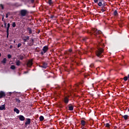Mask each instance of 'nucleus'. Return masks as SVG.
I'll use <instances>...</instances> for the list:
<instances>
[{"label":"nucleus","mask_w":129,"mask_h":129,"mask_svg":"<svg viewBox=\"0 0 129 129\" xmlns=\"http://www.w3.org/2000/svg\"><path fill=\"white\" fill-rule=\"evenodd\" d=\"M16 65L17 66H20V63H21V61H20V60H18V61H16Z\"/></svg>","instance_id":"obj_30"},{"label":"nucleus","mask_w":129,"mask_h":129,"mask_svg":"<svg viewBox=\"0 0 129 129\" xmlns=\"http://www.w3.org/2000/svg\"><path fill=\"white\" fill-rule=\"evenodd\" d=\"M24 57H25V54H23V55H20L19 56V58L20 60H23L24 59Z\"/></svg>","instance_id":"obj_23"},{"label":"nucleus","mask_w":129,"mask_h":129,"mask_svg":"<svg viewBox=\"0 0 129 129\" xmlns=\"http://www.w3.org/2000/svg\"><path fill=\"white\" fill-rule=\"evenodd\" d=\"M27 73H29L28 71H25V72H24V74H27Z\"/></svg>","instance_id":"obj_43"},{"label":"nucleus","mask_w":129,"mask_h":129,"mask_svg":"<svg viewBox=\"0 0 129 129\" xmlns=\"http://www.w3.org/2000/svg\"><path fill=\"white\" fill-rule=\"evenodd\" d=\"M33 65V59H29L28 62H27L28 67H32Z\"/></svg>","instance_id":"obj_6"},{"label":"nucleus","mask_w":129,"mask_h":129,"mask_svg":"<svg viewBox=\"0 0 129 129\" xmlns=\"http://www.w3.org/2000/svg\"><path fill=\"white\" fill-rule=\"evenodd\" d=\"M95 62H101V61L100 60H97V59H96V60H95Z\"/></svg>","instance_id":"obj_45"},{"label":"nucleus","mask_w":129,"mask_h":129,"mask_svg":"<svg viewBox=\"0 0 129 129\" xmlns=\"http://www.w3.org/2000/svg\"><path fill=\"white\" fill-rule=\"evenodd\" d=\"M15 100H16V102H17L18 103H21V99H20V98H16Z\"/></svg>","instance_id":"obj_26"},{"label":"nucleus","mask_w":129,"mask_h":129,"mask_svg":"<svg viewBox=\"0 0 129 129\" xmlns=\"http://www.w3.org/2000/svg\"><path fill=\"white\" fill-rule=\"evenodd\" d=\"M26 121L25 123V126L27 127L28 124H31V118H26Z\"/></svg>","instance_id":"obj_5"},{"label":"nucleus","mask_w":129,"mask_h":129,"mask_svg":"<svg viewBox=\"0 0 129 129\" xmlns=\"http://www.w3.org/2000/svg\"><path fill=\"white\" fill-rule=\"evenodd\" d=\"M78 86H79L78 84H76V88H78Z\"/></svg>","instance_id":"obj_47"},{"label":"nucleus","mask_w":129,"mask_h":129,"mask_svg":"<svg viewBox=\"0 0 129 129\" xmlns=\"http://www.w3.org/2000/svg\"><path fill=\"white\" fill-rule=\"evenodd\" d=\"M71 53H72V49H70L69 51L66 52V54H67V55H71Z\"/></svg>","instance_id":"obj_18"},{"label":"nucleus","mask_w":129,"mask_h":129,"mask_svg":"<svg viewBox=\"0 0 129 129\" xmlns=\"http://www.w3.org/2000/svg\"><path fill=\"white\" fill-rule=\"evenodd\" d=\"M51 18V19H53V18H54V16L52 15Z\"/></svg>","instance_id":"obj_50"},{"label":"nucleus","mask_w":129,"mask_h":129,"mask_svg":"<svg viewBox=\"0 0 129 129\" xmlns=\"http://www.w3.org/2000/svg\"><path fill=\"white\" fill-rule=\"evenodd\" d=\"M46 4H48L49 6H52L54 5V2L52 0H46Z\"/></svg>","instance_id":"obj_8"},{"label":"nucleus","mask_w":129,"mask_h":129,"mask_svg":"<svg viewBox=\"0 0 129 129\" xmlns=\"http://www.w3.org/2000/svg\"><path fill=\"white\" fill-rule=\"evenodd\" d=\"M12 27L13 28H15L16 27V22H13V24H12Z\"/></svg>","instance_id":"obj_34"},{"label":"nucleus","mask_w":129,"mask_h":129,"mask_svg":"<svg viewBox=\"0 0 129 129\" xmlns=\"http://www.w3.org/2000/svg\"><path fill=\"white\" fill-rule=\"evenodd\" d=\"M82 40H83V42H86V41L87 40H88V37H85L82 38Z\"/></svg>","instance_id":"obj_28"},{"label":"nucleus","mask_w":129,"mask_h":129,"mask_svg":"<svg viewBox=\"0 0 129 129\" xmlns=\"http://www.w3.org/2000/svg\"><path fill=\"white\" fill-rule=\"evenodd\" d=\"M23 40L24 42H28V41H29V40H30V36H25L23 37Z\"/></svg>","instance_id":"obj_9"},{"label":"nucleus","mask_w":129,"mask_h":129,"mask_svg":"<svg viewBox=\"0 0 129 129\" xmlns=\"http://www.w3.org/2000/svg\"><path fill=\"white\" fill-rule=\"evenodd\" d=\"M11 69H12V70H15V69H16V66L14 65L11 66Z\"/></svg>","instance_id":"obj_31"},{"label":"nucleus","mask_w":129,"mask_h":129,"mask_svg":"<svg viewBox=\"0 0 129 129\" xmlns=\"http://www.w3.org/2000/svg\"><path fill=\"white\" fill-rule=\"evenodd\" d=\"M2 21H3V22H5V20H4V16H3Z\"/></svg>","instance_id":"obj_48"},{"label":"nucleus","mask_w":129,"mask_h":129,"mask_svg":"<svg viewBox=\"0 0 129 129\" xmlns=\"http://www.w3.org/2000/svg\"><path fill=\"white\" fill-rule=\"evenodd\" d=\"M103 52V49L101 48H98L96 51V55L97 56V57H99V58H101L102 57V55H101V54Z\"/></svg>","instance_id":"obj_3"},{"label":"nucleus","mask_w":129,"mask_h":129,"mask_svg":"<svg viewBox=\"0 0 129 129\" xmlns=\"http://www.w3.org/2000/svg\"><path fill=\"white\" fill-rule=\"evenodd\" d=\"M113 15L115 17H117L118 16V13H117V10H115L113 13Z\"/></svg>","instance_id":"obj_21"},{"label":"nucleus","mask_w":129,"mask_h":129,"mask_svg":"<svg viewBox=\"0 0 129 129\" xmlns=\"http://www.w3.org/2000/svg\"><path fill=\"white\" fill-rule=\"evenodd\" d=\"M127 77V78H129V74L128 75Z\"/></svg>","instance_id":"obj_51"},{"label":"nucleus","mask_w":129,"mask_h":129,"mask_svg":"<svg viewBox=\"0 0 129 129\" xmlns=\"http://www.w3.org/2000/svg\"><path fill=\"white\" fill-rule=\"evenodd\" d=\"M104 3V0H99V2L97 4H98V6L99 7H102L103 6V4L102 3Z\"/></svg>","instance_id":"obj_12"},{"label":"nucleus","mask_w":129,"mask_h":129,"mask_svg":"<svg viewBox=\"0 0 129 129\" xmlns=\"http://www.w3.org/2000/svg\"><path fill=\"white\" fill-rule=\"evenodd\" d=\"M10 94H12V93L10 92Z\"/></svg>","instance_id":"obj_55"},{"label":"nucleus","mask_w":129,"mask_h":129,"mask_svg":"<svg viewBox=\"0 0 129 129\" xmlns=\"http://www.w3.org/2000/svg\"><path fill=\"white\" fill-rule=\"evenodd\" d=\"M19 13L21 17H26L29 15V11L26 9H23L20 10Z\"/></svg>","instance_id":"obj_2"},{"label":"nucleus","mask_w":129,"mask_h":129,"mask_svg":"<svg viewBox=\"0 0 129 129\" xmlns=\"http://www.w3.org/2000/svg\"><path fill=\"white\" fill-rule=\"evenodd\" d=\"M28 2H31V4H34L35 3V0H28Z\"/></svg>","instance_id":"obj_35"},{"label":"nucleus","mask_w":129,"mask_h":129,"mask_svg":"<svg viewBox=\"0 0 129 129\" xmlns=\"http://www.w3.org/2000/svg\"><path fill=\"white\" fill-rule=\"evenodd\" d=\"M21 46H22V43H19L18 44L17 47H18V48H20Z\"/></svg>","instance_id":"obj_37"},{"label":"nucleus","mask_w":129,"mask_h":129,"mask_svg":"<svg viewBox=\"0 0 129 129\" xmlns=\"http://www.w3.org/2000/svg\"><path fill=\"white\" fill-rule=\"evenodd\" d=\"M95 4H98V0H94Z\"/></svg>","instance_id":"obj_40"},{"label":"nucleus","mask_w":129,"mask_h":129,"mask_svg":"<svg viewBox=\"0 0 129 129\" xmlns=\"http://www.w3.org/2000/svg\"><path fill=\"white\" fill-rule=\"evenodd\" d=\"M0 7L2 8V10H4L5 9V7L4 6V5L3 4H0Z\"/></svg>","instance_id":"obj_33"},{"label":"nucleus","mask_w":129,"mask_h":129,"mask_svg":"<svg viewBox=\"0 0 129 129\" xmlns=\"http://www.w3.org/2000/svg\"><path fill=\"white\" fill-rule=\"evenodd\" d=\"M120 27H122V25H120Z\"/></svg>","instance_id":"obj_54"},{"label":"nucleus","mask_w":129,"mask_h":129,"mask_svg":"<svg viewBox=\"0 0 129 129\" xmlns=\"http://www.w3.org/2000/svg\"><path fill=\"white\" fill-rule=\"evenodd\" d=\"M122 117L124 118L125 120H127V119H128L129 116L127 115H122Z\"/></svg>","instance_id":"obj_20"},{"label":"nucleus","mask_w":129,"mask_h":129,"mask_svg":"<svg viewBox=\"0 0 129 129\" xmlns=\"http://www.w3.org/2000/svg\"><path fill=\"white\" fill-rule=\"evenodd\" d=\"M6 97V92L1 91H0V98Z\"/></svg>","instance_id":"obj_10"},{"label":"nucleus","mask_w":129,"mask_h":129,"mask_svg":"<svg viewBox=\"0 0 129 129\" xmlns=\"http://www.w3.org/2000/svg\"><path fill=\"white\" fill-rule=\"evenodd\" d=\"M0 110H6V105L4 104L0 106Z\"/></svg>","instance_id":"obj_17"},{"label":"nucleus","mask_w":129,"mask_h":129,"mask_svg":"<svg viewBox=\"0 0 129 129\" xmlns=\"http://www.w3.org/2000/svg\"><path fill=\"white\" fill-rule=\"evenodd\" d=\"M8 16H11V13L10 12H8L7 14Z\"/></svg>","instance_id":"obj_44"},{"label":"nucleus","mask_w":129,"mask_h":129,"mask_svg":"<svg viewBox=\"0 0 129 129\" xmlns=\"http://www.w3.org/2000/svg\"><path fill=\"white\" fill-rule=\"evenodd\" d=\"M6 18H9V15H8V14H6Z\"/></svg>","instance_id":"obj_49"},{"label":"nucleus","mask_w":129,"mask_h":129,"mask_svg":"<svg viewBox=\"0 0 129 129\" xmlns=\"http://www.w3.org/2000/svg\"><path fill=\"white\" fill-rule=\"evenodd\" d=\"M27 31H28L29 34L30 35H31V34H32V28H31L28 27L27 29Z\"/></svg>","instance_id":"obj_19"},{"label":"nucleus","mask_w":129,"mask_h":129,"mask_svg":"<svg viewBox=\"0 0 129 129\" xmlns=\"http://www.w3.org/2000/svg\"><path fill=\"white\" fill-rule=\"evenodd\" d=\"M10 49H13V45H10Z\"/></svg>","instance_id":"obj_46"},{"label":"nucleus","mask_w":129,"mask_h":129,"mask_svg":"<svg viewBox=\"0 0 129 129\" xmlns=\"http://www.w3.org/2000/svg\"><path fill=\"white\" fill-rule=\"evenodd\" d=\"M14 110L15 112H16V113H17V114L20 113V110H19L17 108H15Z\"/></svg>","instance_id":"obj_24"},{"label":"nucleus","mask_w":129,"mask_h":129,"mask_svg":"<svg viewBox=\"0 0 129 129\" xmlns=\"http://www.w3.org/2000/svg\"><path fill=\"white\" fill-rule=\"evenodd\" d=\"M81 122L82 125H83V126H84V125H85V123H86V122H85L84 120H82Z\"/></svg>","instance_id":"obj_27"},{"label":"nucleus","mask_w":129,"mask_h":129,"mask_svg":"<svg viewBox=\"0 0 129 129\" xmlns=\"http://www.w3.org/2000/svg\"><path fill=\"white\" fill-rule=\"evenodd\" d=\"M30 43L28 44V45L30 47H32V46H33L34 45V38H31V40H30Z\"/></svg>","instance_id":"obj_13"},{"label":"nucleus","mask_w":129,"mask_h":129,"mask_svg":"<svg viewBox=\"0 0 129 129\" xmlns=\"http://www.w3.org/2000/svg\"><path fill=\"white\" fill-rule=\"evenodd\" d=\"M88 34H90L91 35H94V36H96L97 38H100V36H99V35H101L102 32L101 31L98 30L96 28H92L91 31H88Z\"/></svg>","instance_id":"obj_1"},{"label":"nucleus","mask_w":129,"mask_h":129,"mask_svg":"<svg viewBox=\"0 0 129 129\" xmlns=\"http://www.w3.org/2000/svg\"><path fill=\"white\" fill-rule=\"evenodd\" d=\"M3 64H6L7 63V58H4L3 60L1 61Z\"/></svg>","instance_id":"obj_25"},{"label":"nucleus","mask_w":129,"mask_h":129,"mask_svg":"<svg viewBox=\"0 0 129 129\" xmlns=\"http://www.w3.org/2000/svg\"><path fill=\"white\" fill-rule=\"evenodd\" d=\"M105 125L106 127H109L110 126V125L108 123H106V124H105Z\"/></svg>","instance_id":"obj_32"},{"label":"nucleus","mask_w":129,"mask_h":129,"mask_svg":"<svg viewBox=\"0 0 129 129\" xmlns=\"http://www.w3.org/2000/svg\"><path fill=\"white\" fill-rule=\"evenodd\" d=\"M83 84V83H82V82L80 83V84Z\"/></svg>","instance_id":"obj_52"},{"label":"nucleus","mask_w":129,"mask_h":129,"mask_svg":"<svg viewBox=\"0 0 129 129\" xmlns=\"http://www.w3.org/2000/svg\"><path fill=\"white\" fill-rule=\"evenodd\" d=\"M19 120H21V121H24V120H25V117L22 115H20L19 116Z\"/></svg>","instance_id":"obj_15"},{"label":"nucleus","mask_w":129,"mask_h":129,"mask_svg":"<svg viewBox=\"0 0 129 129\" xmlns=\"http://www.w3.org/2000/svg\"><path fill=\"white\" fill-rule=\"evenodd\" d=\"M90 67H91V68H93V67H94V64L92 63L90 64Z\"/></svg>","instance_id":"obj_38"},{"label":"nucleus","mask_w":129,"mask_h":129,"mask_svg":"<svg viewBox=\"0 0 129 129\" xmlns=\"http://www.w3.org/2000/svg\"><path fill=\"white\" fill-rule=\"evenodd\" d=\"M49 50V48L48 47V46H45L43 47L42 51H41L40 54L41 56H43L45 53H47V51Z\"/></svg>","instance_id":"obj_4"},{"label":"nucleus","mask_w":129,"mask_h":129,"mask_svg":"<svg viewBox=\"0 0 129 129\" xmlns=\"http://www.w3.org/2000/svg\"><path fill=\"white\" fill-rule=\"evenodd\" d=\"M39 119L40 121H43V120H44V116H40L39 117Z\"/></svg>","instance_id":"obj_29"},{"label":"nucleus","mask_w":129,"mask_h":129,"mask_svg":"<svg viewBox=\"0 0 129 129\" xmlns=\"http://www.w3.org/2000/svg\"><path fill=\"white\" fill-rule=\"evenodd\" d=\"M63 102L66 104H68V103H69V97H64V99H63Z\"/></svg>","instance_id":"obj_7"},{"label":"nucleus","mask_w":129,"mask_h":129,"mask_svg":"<svg viewBox=\"0 0 129 129\" xmlns=\"http://www.w3.org/2000/svg\"><path fill=\"white\" fill-rule=\"evenodd\" d=\"M123 79H124V81H127L128 78H127V77H125L123 78Z\"/></svg>","instance_id":"obj_36"},{"label":"nucleus","mask_w":129,"mask_h":129,"mask_svg":"<svg viewBox=\"0 0 129 129\" xmlns=\"http://www.w3.org/2000/svg\"><path fill=\"white\" fill-rule=\"evenodd\" d=\"M6 32H7V38H9V31H6Z\"/></svg>","instance_id":"obj_42"},{"label":"nucleus","mask_w":129,"mask_h":129,"mask_svg":"<svg viewBox=\"0 0 129 129\" xmlns=\"http://www.w3.org/2000/svg\"><path fill=\"white\" fill-rule=\"evenodd\" d=\"M106 7H105V5H104V4H103V6L102 7V9L101 10L102 13H104V12H106Z\"/></svg>","instance_id":"obj_14"},{"label":"nucleus","mask_w":129,"mask_h":129,"mask_svg":"<svg viewBox=\"0 0 129 129\" xmlns=\"http://www.w3.org/2000/svg\"><path fill=\"white\" fill-rule=\"evenodd\" d=\"M2 56V53H0V57Z\"/></svg>","instance_id":"obj_53"},{"label":"nucleus","mask_w":129,"mask_h":129,"mask_svg":"<svg viewBox=\"0 0 129 129\" xmlns=\"http://www.w3.org/2000/svg\"><path fill=\"white\" fill-rule=\"evenodd\" d=\"M4 25H5V28H7V23H6V21H4Z\"/></svg>","instance_id":"obj_41"},{"label":"nucleus","mask_w":129,"mask_h":129,"mask_svg":"<svg viewBox=\"0 0 129 129\" xmlns=\"http://www.w3.org/2000/svg\"><path fill=\"white\" fill-rule=\"evenodd\" d=\"M8 59H11V58H12V55L11 54H8Z\"/></svg>","instance_id":"obj_39"},{"label":"nucleus","mask_w":129,"mask_h":129,"mask_svg":"<svg viewBox=\"0 0 129 129\" xmlns=\"http://www.w3.org/2000/svg\"><path fill=\"white\" fill-rule=\"evenodd\" d=\"M40 67L41 68H43L44 69H46V68L48 67V63H47L46 62H43L42 63V66H41Z\"/></svg>","instance_id":"obj_11"},{"label":"nucleus","mask_w":129,"mask_h":129,"mask_svg":"<svg viewBox=\"0 0 129 129\" xmlns=\"http://www.w3.org/2000/svg\"><path fill=\"white\" fill-rule=\"evenodd\" d=\"M10 27H11V24L10 23H8V25H7L6 32H9V31H10Z\"/></svg>","instance_id":"obj_22"},{"label":"nucleus","mask_w":129,"mask_h":129,"mask_svg":"<svg viewBox=\"0 0 129 129\" xmlns=\"http://www.w3.org/2000/svg\"><path fill=\"white\" fill-rule=\"evenodd\" d=\"M68 106H69V110L72 111L73 110V109H74V107L72 106V104H69Z\"/></svg>","instance_id":"obj_16"}]
</instances>
